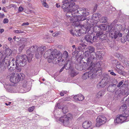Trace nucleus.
Masks as SVG:
<instances>
[{
    "instance_id": "obj_39",
    "label": "nucleus",
    "mask_w": 129,
    "mask_h": 129,
    "mask_svg": "<svg viewBox=\"0 0 129 129\" xmlns=\"http://www.w3.org/2000/svg\"><path fill=\"white\" fill-rule=\"evenodd\" d=\"M117 71L119 74L121 75L122 76H124L125 75V74L124 72L119 69H117Z\"/></svg>"
},
{
    "instance_id": "obj_24",
    "label": "nucleus",
    "mask_w": 129,
    "mask_h": 129,
    "mask_svg": "<svg viewBox=\"0 0 129 129\" xmlns=\"http://www.w3.org/2000/svg\"><path fill=\"white\" fill-rule=\"evenodd\" d=\"M74 28L75 29L74 32V34H76V32H80L81 31V27L79 24L78 25H76L75 26Z\"/></svg>"
},
{
    "instance_id": "obj_48",
    "label": "nucleus",
    "mask_w": 129,
    "mask_h": 129,
    "mask_svg": "<svg viewBox=\"0 0 129 129\" xmlns=\"http://www.w3.org/2000/svg\"><path fill=\"white\" fill-rule=\"evenodd\" d=\"M93 17H94L95 18L98 17L99 18V17H100L101 16V15L100 13H97L93 14Z\"/></svg>"
},
{
    "instance_id": "obj_38",
    "label": "nucleus",
    "mask_w": 129,
    "mask_h": 129,
    "mask_svg": "<svg viewBox=\"0 0 129 129\" xmlns=\"http://www.w3.org/2000/svg\"><path fill=\"white\" fill-rule=\"evenodd\" d=\"M78 49L79 51L81 50L83 52V53H84L85 51L87 50V48L84 47H81V46L79 47L78 48Z\"/></svg>"
},
{
    "instance_id": "obj_16",
    "label": "nucleus",
    "mask_w": 129,
    "mask_h": 129,
    "mask_svg": "<svg viewBox=\"0 0 129 129\" xmlns=\"http://www.w3.org/2000/svg\"><path fill=\"white\" fill-rule=\"evenodd\" d=\"M97 36H98L99 39L102 41L106 39L107 38L106 35L103 31L97 33Z\"/></svg>"
},
{
    "instance_id": "obj_35",
    "label": "nucleus",
    "mask_w": 129,
    "mask_h": 129,
    "mask_svg": "<svg viewBox=\"0 0 129 129\" xmlns=\"http://www.w3.org/2000/svg\"><path fill=\"white\" fill-rule=\"evenodd\" d=\"M95 63H94V66L92 67V69L95 68L98 69L99 70V68L101 66L100 63V62H96V64Z\"/></svg>"
},
{
    "instance_id": "obj_10",
    "label": "nucleus",
    "mask_w": 129,
    "mask_h": 129,
    "mask_svg": "<svg viewBox=\"0 0 129 129\" xmlns=\"http://www.w3.org/2000/svg\"><path fill=\"white\" fill-rule=\"evenodd\" d=\"M26 39L23 38H21L18 41H17L18 45L20 46L19 48V52H21L24 49L26 44Z\"/></svg>"
},
{
    "instance_id": "obj_20",
    "label": "nucleus",
    "mask_w": 129,
    "mask_h": 129,
    "mask_svg": "<svg viewBox=\"0 0 129 129\" xmlns=\"http://www.w3.org/2000/svg\"><path fill=\"white\" fill-rule=\"evenodd\" d=\"M92 124V123L91 121H85L82 123V127L85 129H87Z\"/></svg>"
},
{
    "instance_id": "obj_7",
    "label": "nucleus",
    "mask_w": 129,
    "mask_h": 129,
    "mask_svg": "<svg viewBox=\"0 0 129 129\" xmlns=\"http://www.w3.org/2000/svg\"><path fill=\"white\" fill-rule=\"evenodd\" d=\"M129 121V115L127 114L124 113L117 116L114 120V122L115 123H122Z\"/></svg>"
},
{
    "instance_id": "obj_8",
    "label": "nucleus",
    "mask_w": 129,
    "mask_h": 129,
    "mask_svg": "<svg viewBox=\"0 0 129 129\" xmlns=\"http://www.w3.org/2000/svg\"><path fill=\"white\" fill-rule=\"evenodd\" d=\"M70 120L68 117H66L64 116L59 118V122L61 124H63L65 126L70 127L72 126V124L70 122Z\"/></svg>"
},
{
    "instance_id": "obj_32",
    "label": "nucleus",
    "mask_w": 129,
    "mask_h": 129,
    "mask_svg": "<svg viewBox=\"0 0 129 129\" xmlns=\"http://www.w3.org/2000/svg\"><path fill=\"white\" fill-rule=\"evenodd\" d=\"M122 93L123 95H126V96L128 95L129 94V89H128V88H125L123 91Z\"/></svg>"
},
{
    "instance_id": "obj_30",
    "label": "nucleus",
    "mask_w": 129,
    "mask_h": 129,
    "mask_svg": "<svg viewBox=\"0 0 129 129\" xmlns=\"http://www.w3.org/2000/svg\"><path fill=\"white\" fill-rule=\"evenodd\" d=\"M93 31L94 33H96L100 32L99 25L94 26L93 28Z\"/></svg>"
},
{
    "instance_id": "obj_22",
    "label": "nucleus",
    "mask_w": 129,
    "mask_h": 129,
    "mask_svg": "<svg viewBox=\"0 0 129 129\" xmlns=\"http://www.w3.org/2000/svg\"><path fill=\"white\" fill-rule=\"evenodd\" d=\"M46 47L44 46H42L37 48V51L39 52L40 54L42 55L45 50Z\"/></svg>"
},
{
    "instance_id": "obj_2",
    "label": "nucleus",
    "mask_w": 129,
    "mask_h": 129,
    "mask_svg": "<svg viewBox=\"0 0 129 129\" xmlns=\"http://www.w3.org/2000/svg\"><path fill=\"white\" fill-rule=\"evenodd\" d=\"M57 50H55L52 51V50L50 49L48 50L45 52L44 55V57L45 58H48V62L49 63L53 62V60L55 61L54 63H58L59 65H61L60 63L61 62H62L65 59L67 60L68 57V54L67 52L66 51H64L62 54H61V53L60 52H57L56 53L55 51Z\"/></svg>"
},
{
    "instance_id": "obj_17",
    "label": "nucleus",
    "mask_w": 129,
    "mask_h": 129,
    "mask_svg": "<svg viewBox=\"0 0 129 129\" xmlns=\"http://www.w3.org/2000/svg\"><path fill=\"white\" fill-rule=\"evenodd\" d=\"M32 83L31 82H28L25 81L23 83V86L24 88L27 89V90L29 91L31 88Z\"/></svg>"
},
{
    "instance_id": "obj_34",
    "label": "nucleus",
    "mask_w": 129,
    "mask_h": 129,
    "mask_svg": "<svg viewBox=\"0 0 129 129\" xmlns=\"http://www.w3.org/2000/svg\"><path fill=\"white\" fill-rule=\"evenodd\" d=\"M6 67L5 66L3 65L2 62H0V71L2 72L3 71H4L6 68Z\"/></svg>"
},
{
    "instance_id": "obj_53",
    "label": "nucleus",
    "mask_w": 129,
    "mask_h": 129,
    "mask_svg": "<svg viewBox=\"0 0 129 129\" xmlns=\"http://www.w3.org/2000/svg\"><path fill=\"white\" fill-rule=\"evenodd\" d=\"M102 20H103L102 21V22L105 23L107 21V18L106 17H105L103 18Z\"/></svg>"
},
{
    "instance_id": "obj_51",
    "label": "nucleus",
    "mask_w": 129,
    "mask_h": 129,
    "mask_svg": "<svg viewBox=\"0 0 129 129\" xmlns=\"http://www.w3.org/2000/svg\"><path fill=\"white\" fill-rule=\"evenodd\" d=\"M43 6L45 7H47V4L46 3L45 0H41Z\"/></svg>"
},
{
    "instance_id": "obj_50",
    "label": "nucleus",
    "mask_w": 129,
    "mask_h": 129,
    "mask_svg": "<svg viewBox=\"0 0 129 129\" xmlns=\"http://www.w3.org/2000/svg\"><path fill=\"white\" fill-rule=\"evenodd\" d=\"M35 106H32L31 107L29 108L28 109V111L30 112H32L35 109Z\"/></svg>"
},
{
    "instance_id": "obj_5",
    "label": "nucleus",
    "mask_w": 129,
    "mask_h": 129,
    "mask_svg": "<svg viewBox=\"0 0 129 129\" xmlns=\"http://www.w3.org/2000/svg\"><path fill=\"white\" fill-rule=\"evenodd\" d=\"M19 57L18 59L17 64L16 67V71L17 72H20L21 71V67H23L26 63L27 60L29 62H31L32 56H30L28 57L25 55H22L19 56Z\"/></svg>"
},
{
    "instance_id": "obj_11",
    "label": "nucleus",
    "mask_w": 129,
    "mask_h": 129,
    "mask_svg": "<svg viewBox=\"0 0 129 129\" xmlns=\"http://www.w3.org/2000/svg\"><path fill=\"white\" fill-rule=\"evenodd\" d=\"M88 21H89V20L87 19L86 20V23L84 24L81 27V33H83V34H85L87 32H88L90 30V25L88 22Z\"/></svg>"
},
{
    "instance_id": "obj_21",
    "label": "nucleus",
    "mask_w": 129,
    "mask_h": 129,
    "mask_svg": "<svg viewBox=\"0 0 129 129\" xmlns=\"http://www.w3.org/2000/svg\"><path fill=\"white\" fill-rule=\"evenodd\" d=\"M74 99L78 101H80L83 100L84 99V96L82 94H78L74 97Z\"/></svg>"
},
{
    "instance_id": "obj_31",
    "label": "nucleus",
    "mask_w": 129,
    "mask_h": 129,
    "mask_svg": "<svg viewBox=\"0 0 129 129\" xmlns=\"http://www.w3.org/2000/svg\"><path fill=\"white\" fill-rule=\"evenodd\" d=\"M92 36V43L93 42H97L99 38L98 36H97V33H96V36L93 35V34Z\"/></svg>"
},
{
    "instance_id": "obj_64",
    "label": "nucleus",
    "mask_w": 129,
    "mask_h": 129,
    "mask_svg": "<svg viewBox=\"0 0 129 129\" xmlns=\"http://www.w3.org/2000/svg\"><path fill=\"white\" fill-rule=\"evenodd\" d=\"M115 55L118 58H119L120 57V54L119 53L116 52L115 53Z\"/></svg>"
},
{
    "instance_id": "obj_45",
    "label": "nucleus",
    "mask_w": 129,
    "mask_h": 129,
    "mask_svg": "<svg viewBox=\"0 0 129 129\" xmlns=\"http://www.w3.org/2000/svg\"><path fill=\"white\" fill-rule=\"evenodd\" d=\"M78 49L77 48H75V51L74 52H73L72 53V54L73 55H74L75 54H76V55H78V54H79V52L77 50V49Z\"/></svg>"
},
{
    "instance_id": "obj_3",
    "label": "nucleus",
    "mask_w": 129,
    "mask_h": 129,
    "mask_svg": "<svg viewBox=\"0 0 129 129\" xmlns=\"http://www.w3.org/2000/svg\"><path fill=\"white\" fill-rule=\"evenodd\" d=\"M108 31L110 32L109 35L110 38L112 39L118 40L122 37V34L120 33V31L122 29V25L119 24H115L114 26H112L111 25H108Z\"/></svg>"
},
{
    "instance_id": "obj_40",
    "label": "nucleus",
    "mask_w": 129,
    "mask_h": 129,
    "mask_svg": "<svg viewBox=\"0 0 129 129\" xmlns=\"http://www.w3.org/2000/svg\"><path fill=\"white\" fill-rule=\"evenodd\" d=\"M16 61H13L12 63L11 62H10V65H12V66H14L15 67H16L17 64L18 59H17L16 60Z\"/></svg>"
},
{
    "instance_id": "obj_27",
    "label": "nucleus",
    "mask_w": 129,
    "mask_h": 129,
    "mask_svg": "<svg viewBox=\"0 0 129 129\" xmlns=\"http://www.w3.org/2000/svg\"><path fill=\"white\" fill-rule=\"evenodd\" d=\"M88 72H86L84 73L83 75L82 76V78L84 79H86L89 78V76L90 75V71H89Z\"/></svg>"
},
{
    "instance_id": "obj_41",
    "label": "nucleus",
    "mask_w": 129,
    "mask_h": 129,
    "mask_svg": "<svg viewBox=\"0 0 129 129\" xmlns=\"http://www.w3.org/2000/svg\"><path fill=\"white\" fill-rule=\"evenodd\" d=\"M11 65V66L10 67H8V68L9 71H13L16 68L14 66L13 67L12 66V65Z\"/></svg>"
},
{
    "instance_id": "obj_1",
    "label": "nucleus",
    "mask_w": 129,
    "mask_h": 129,
    "mask_svg": "<svg viewBox=\"0 0 129 129\" xmlns=\"http://www.w3.org/2000/svg\"><path fill=\"white\" fill-rule=\"evenodd\" d=\"M75 0H65L62 2L63 4L62 8L64 12H67L68 13H71V15H68L67 16L72 17V14H75L77 16L76 20L74 21L79 22L80 21H83L87 19V16L89 15V13L86 11L85 8H80L79 9V6L75 5L74 2Z\"/></svg>"
},
{
    "instance_id": "obj_44",
    "label": "nucleus",
    "mask_w": 129,
    "mask_h": 129,
    "mask_svg": "<svg viewBox=\"0 0 129 129\" xmlns=\"http://www.w3.org/2000/svg\"><path fill=\"white\" fill-rule=\"evenodd\" d=\"M126 96L123 98V102L124 101V102H127V105L128 107H129V97L127 99H126Z\"/></svg>"
},
{
    "instance_id": "obj_9",
    "label": "nucleus",
    "mask_w": 129,
    "mask_h": 129,
    "mask_svg": "<svg viewBox=\"0 0 129 129\" xmlns=\"http://www.w3.org/2000/svg\"><path fill=\"white\" fill-rule=\"evenodd\" d=\"M107 120L106 118L103 115H99L96 120V126L99 127L101 125L105 123Z\"/></svg>"
},
{
    "instance_id": "obj_37",
    "label": "nucleus",
    "mask_w": 129,
    "mask_h": 129,
    "mask_svg": "<svg viewBox=\"0 0 129 129\" xmlns=\"http://www.w3.org/2000/svg\"><path fill=\"white\" fill-rule=\"evenodd\" d=\"M63 112L64 114H66L67 113L69 110L68 109V107L67 106H64L62 107V109Z\"/></svg>"
},
{
    "instance_id": "obj_18",
    "label": "nucleus",
    "mask_w": 129,
    "mask_h": 129,
    "mask_svg": "<svg viewBox=\"0 0 129 129\" xmlns=\"http://www.w3.org/2000/svg\"><path fill=\"white\" fill-rule=\"evenodd\" d=\"M92 35H85L84 38V40L87 42L92 43Z\"/></svg>"
},
{
    "instance_id": "obj_15",
    "label": "nucleus",
    "mask_w": 129,
    "mask_h": 129,
    "mask_svg": "<svg viewBox=\"0 0 129 129\" xmlns=\"http://www.w3.org/2000/svg\"><path fill=\"white\" fill-rule=\"evenodd\" d=\"M24 75L23 74L16 73L15 77L16 79V82L18 83L20 81L22 80L24 78Z\"/></svg>"
},
{
    "instance_id": "obj_47",
    "label": "nucleus",
    "mask_w": 129,
    "mask_h": 129,
    "mask_svg": "<svg viewBox=\"0 0 129 129\" xmlns=\"http://www.w3.org/2000/svg\"><path fill=\"white\" fill-rule=\"evenodd\" d=\"M128 81L127 80H124V82L123 83L122 86L123 87H126L127 86L128 83Z\"/></svg>"
},
{
    "instance_id": "obj_36",
    "label": "nucleus",
    "mask_w": 129,
    "mask_h": 129,
    "mask_svg": "<svg viewBox=\"0 0 129 129\" xmlns=\"http://www.w3.org/2000/svg\"><path fill=\"white\" fill-rule=\"evenodd\" d=\"M126 103L127 102H126L123 105L121 106L119 109V110H121L122 111H124L126 110L127 108Z\"/></svg>"
},
{
    "instance_id": "obj_49",
    "label": "nucleus",
    "mask_w": 129,
    "mask_h": 129,
    "mask_svg": "<svg viewBox=\"0 0 129 129\" xmlns=\"http://www.w3.org/2000/svg\"><path fill=\"white\" fill-rule=\"evenodd\" d=\"M125 37V36H123V37L121 38V42L124 43L127 40H126Z\"/></svg>"
},
{
    "instance_id": "obj_58",
    "label": "nucleus",
    "mask_w": 129,
    "mask_h": 129,
    "mask_svg": "<svg viewBox=\"0 0 129 129\" xmlns=\"http://www.w3.org/2000/svg\"><path fill=\"white\" fill-rule=\"evenodd\" d=\"M118 21V20L117 19H115L113 22L111 24V25H111L112 26H113L116 23H117Z\"/></svg>"
},
{
    "instance_id": "obj_59",
    "label": "nucleus",
    "mask_w": 129,
    "mask_h": 129,
    "mask_svg": "<svg viewBox=\"0 0 129 129\" xmlns=\"http://www.w3.org/2000/svg\"><path fill=\"white\" fill-rule=\"evenodd\" d=\"M98 7V5L96 4L94 6V8L93 9V11L94 12H95L97 9Z\"/></svg>"
},
{
    "instance_id": "obj_54",
    "label": "nucleus",
    "mask_w": 129,
    "mask_h": 129,
    "mask_svg": "<svg viewBox=\"0 0 129 129\" xmlns=\"http://www.w3.org/2000/svg\"><path fill=\"white\" fill-rule=\"evenodd\" d=\"M124 82V80H122L121 81H120L119 83H118L117 86V87H120V86L123 84V83Z\"/></svg>"
},
{
    "instance_id": "obj_13",
    "label": "nucleus",
    "mask_w": 129,
    "mask_h": 129,
    "mask_svg": "<svg viewBox=\"0 0 129 129\" xmlns=\"http://www.w3.org/2000/svg\"><path fill=\"white\" fill-rule=\"evenodd\" d=\"M117 85L113 83H109L107 88V91L110 92H113L117 90Z\"/></svg>"
},
{
    "instance_id": "obj_62",
    "label": "nucleus",
    "mask_w": 129,
    "mask_h": 129,
    "mask_svg": "<svg viewBox=\"0 0 129 129\" xmlns=\"http://www.w3.org/2000/svg\"><path fill=\"white\" fill-rule=\"evenodd\" d=\"M59 34V33H55L52 34V36L54 37H56Z\"/></svg>"
},
{
    "instance_id": "obj_6",
    "label": "nucleus",
    "mask_w": 129,
    "mask_h": 129,
    "mask_svg": "<svg viewBox=\"0 0 129 129\" xmlns=\"http://www.w3.org/2000/svg\"><path fill=\"white\" fill-rule=\"evenodd\" d=\"M103 78L96 85L98 88H102L106 85L110 80V78L109 76L105 74L103 75Z\"/></svg>"
},
{
    "instance_id": "obj_60",
    "label": "nucleus",
    "mask_w": 129,
    "mask_h": 129,
    "mask_svg": "<svg viewBox=\"0 0 129 129\" xmlns=\"http://www.w3.org/2000/svg\"><path fill=\"white\" fill-rule=\"evenodd\" d=\"M8 20L7 18H5L3 21V23H7L8 22Z\"/></svg>"
},
{
    "instance_id": "obj_12",
    "label": "nucleus",
    "mask_w": 129,
    "mask_h": 129,
    "mask_svg": "<svg viewBox=\"0 0 129 129\" xmlns=\"http://www.w3.org/2000/svg\"><path fill=\"white\" fill-rule=\"evenodd\" d=\"M92 66H89L88 69V71H90V75L89 78L90 79H93L96 77V76L95 73L98 71V69L96 68L92 69Z\"/></svg>"
},
{
    "instance_id": "obj_23",
    "label": "nucleus",
    "mask_w": 129,
    "mask_h": 129,
    "mask_svg": "<svg viewBox=\"0 0 129 129\" xmlns=\"http://www.w3.org/2000/svg\"><path fill=\"white\" fill-rule=\"evenodd\" d=\"M3 65L5 66L6 67L8 68V67H9L10 65V60L8 59H4L2 61V62Z\"/></svg>"
},
{
    "instance_id": "obj_29",
    "label": "nucleus",
    "mask_w": 129,
    "mask_h": 129,
    "mask_svg": "<svg viewBox=\"0 0 129 129\" xmlns=\"http://www.w3.org/2000/svg\"><path fill=\"white\" fill-rule=\"evenodd\" d=\"M10 81L11 82L14 83H17L16 82V79L14 75L13 74L10 76Z\"/></svg>"
},
{
    "instance_id": "obj_33",
    "label": "nucleus",
    "mask_w": 129,
    "mask_h": 129,
    "mask_svg": "<svg viewBox=\"0 0 129 129\" xmlns=\"http://www.w3.org/2000/svg\"><path fill=\"white\" fill-rule=\"evenodd\" d=\"M87 50L90 53V54H91L94 52L95 49L92 46H89L87 47Z\"/></svg>"
},
{
    "instance_id": "obj_19",
    "label": "nucleus",
    "mask_w": 129,
    "mask_h": 129,
    "mask_svg": "<svg viewBox=\"0 0 129 129\" xmlns=\"http://www.w3.org/2000/svg\"><path fill=\"white\" fill-rule=\"evenodd\" d=\"M78 74V72L76 70L71 68L70 69L69 75L71 77H74Z\"/></svg>"
},
{
    "instance_id": "obj_25",
    "label": "nucleus",
    "mask_w": 129,
    "mask_h": 129,
    "mask_svg": "<svg viewBox=\"0 0 129 129\" xmlns=\"http://www.w3.org/2000/svg\"><path fill=\"white\" fill-rule=\"evenodd\" d=\"M100 31H105L107 29V26L105 24H101L99 25Z\"/></svg>"
},
{
    "instance_id": "obj_4",
    "label": "nucleus",
    "mask_w": 129,
    "mask_h": 129,
    "mask_svg": "<svg viewBox=\"0 0 129 129\" xmlns=\"http://www.w3.org/2000/svg\"><path fill=\"white\" fill-rule=\"evenodd\" d=\"M90 57L88 58L87 60V62H84V64L83 65L81 62L78 65V67L77 69L79 71H82L85 69V66L86 65L89 66H94V63H95L97 60L96 54V53L94 52L90 54Z\"/></svg>"
},
{
    "instance_id": "obj_55",
    "label": "nucleus",
    "mask_w": 129,
    "mask_h": 129,
    "mask_svg": "<svg viewBox=\"0 0 129 129\" xmlns=\"http://www.w3.org/2000/svg\"><path fill=\"white\" fill-rule=\"evenodd\" d=\"M84 53H85V56L87 57L88 56L89 54H90V53L89 52L88 50L86 51H85Z\"/></svg>"
},
{
    "instance_id": "obj_26",
    "label": "nucleus",
    "mask_w": 129,
    "mask_h": 129,
    "mask_svg": "<svg viewBox=\"0 0 129 129\" xmlns=\"http://www.w3.org/2000/svg\"><path fill=\"white\" fill-rule=\"evenodd\" d=\"M105 92V91L104 90L100 91L97 93L96 95V97L100 98L104 94Z\"/></svg>"
},
{
    "instance_id": "obj_56",
    "label": "nucleus",
    "mask_w": 129,
    "mask_h": 129,
    "mask_svg": "<svg viewBox=\"0 0 129 129\" xmlns=\"http://www.w3.org/2000/svg\"><path fill=\"white\" fill-rule=\"evenodd\" d=\"M14 32L16 33H23V31L20 30H16L14 31Z\"/></svg>"
},
{
    "instance_id": "obj_14",
    "label": "nucleus",
    "mask_w": 129,
    "mask_h": 129,
    "mask_svg": "<svg viewBox=\"0 0 129 129\" xmlns=\"http://www.w3.org/2000/svg\"><path fill=\"white\" fill-rule=\"evenodd\" d=\"M37 46H31L30 48L26 51V53L28 55H29L28 56H27L28 57H30V56L33 57V54L32 53H34L36 50H37Z\"/></svg>"
},
{
    "instance_id": "obj_61",
    "label": "nucleus",
    "mask_w": 129,
    "mask_h": 129,
    "mask_svg": "<svg viewBox=\"0 0 129 129\" xmlns=\"http://www.w3.org/2000/svg\"><path fill=\"white\" fill-rule=\"evenodd\" d=\"M109 72H110V73L112 75L115 76L116 75V74H115L114 72L113 71H111L110 70L109 71Z\"/></svg>"
},
{
    "instance_id": "obj_43",
    "label": "nucleus",
    "mask_w": 129,
    "mask_h": 129,
    "mask_svg": "<svg viewBox=\"0 0 129 129\" xmlns=\"http://www.w3.org/2000/svg\"><path fill=\"white\" fill-rule=\"evenodd\" d=\"M64 116H65L66 117H68V119L70 120L72 119L73 118L72 115L71 114H68L67 115H64Z\"/></svg>"
},
{
    "instance_id": "obj_63",
    "label": "nucleus",
    "mask_w": 129,
    "mask_h": 129,
    "mask_svg": "<svg viewBox=\"0 0 129 129\" xmlns=\"http://www.w3.org/2000/svg\"><path fill=\"white\" fill-rule=\"evenodd\" d=\"M80 33H81L80 32H76V34H74L77 36H79L81 35Z\"/></svg>"
},
{
    "instance_id": "obj_42",
    "label": "nucleus",
    "mask_w": 129,
    "mask_h": 129,
    "mask_svg": "<svg viewBox=\"0 0 129 129\" xmlns=\"http://www.w3.org/2000/svg\"><path fill=\"white\" fill-rule=\"evenodd\" d=\"M65 67V69L67 70H68L69 69H70L71 68V67L70 64V63H69L68 65V63L66 64L64 66Z\"/></svg>"
},
{
    "instance_id": "obj_28",
    "label": "nucleus",
    "mask_w": 129,
    "mask_h": 129,
    "mask_svg": "<svg viewBox=\"0 0 129 129\" xmlns=\"http://www.w3.org/2000/svg\"><path fill=\"white\" fill-rule=\"evenodd\" d=\"M12 50L9 48H7L5 50V53L7 56H9L12 53Z\"/></svg>"
},
{
    "instance_id": "obj_52",
    "label": "nucleus",
    "mask_w": 129,
    "mask_h": 129,
    "mask_svg": "<svg viewBox=\"0 0 129 129\" xmlns=\"http://www.w3.org/2000/svg\"><path fill=\"white\" fill-rule=\"evenodd\" d=\"M41 54H40L39 52H38L37 51L36 52V54H35V56L36 58H39L40 56H41Z\"/></svg>"
},
{
    "instance_id": "obj_46",
    "label": "nucleus",
    "mask_w": 129,
    "mask_h": 129,
    "mask_svg": "<svg viewBox=\"0 0 129 129\" xmlns=\"http://www.w3.org/2000/svg\"><path fill=\"white\" fill-rule=\"evenodd\" d=\"M13 87L11 86H8L7 87V90L8 91L10 92H12L13 91L12 90Z\"/></svg>"
},
{
    "instance_id": "obj_57",
    "label": "nucleus",
    "mask_w": 129,
    "mask_h": 129,
    "mask_svg": "<svg viewBox=\"0 0 129 129\" xmlns=\"http://www.w3.org/2000/svg\"><path fill=\"white\" fill-rule=\"evenodd\" d=\"M63 101H68L70 100V99L69 97H64L62 99Z\"/></svg>"
}]
</instances>
